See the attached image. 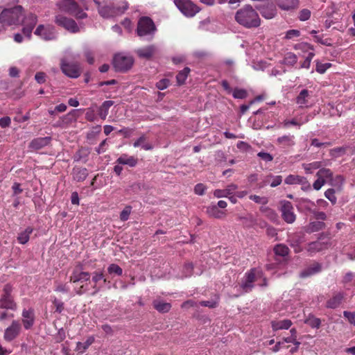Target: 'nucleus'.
<instances>
[{
    "label": "nucleus",
    "mask_w": 355,
    "mask_h": 355,
    "mask_svg": "<svg viewBox=\"0 0 355 355\" xmlns=\"http://www.w3.org/2000/svg\"><path fill=\"white\" fill-rule=\"evenodd\" d=\"M346 147H338L330 150V155L333 157H336L345 155L346 153Z\"/></svg>",
    "instance_id": "48"
},
{
    "label": "nucleus",
    "mask_w": 355,
    "mask_h": 355,
    "mask_svg": "<svg viewBox=\"0 0 355 355\" xmlns=\"http://www.w3.org/2000/svg\"><path fill=\"white\" fill-rule=\"evenodd\" d=\"M24 13L21 6L4 8L0 14V24L6 26L19 24L23 19Z\"/></svg>",
    "instance_id": "2"
},
{
    "label": "nucleus",
    "mask_w": 355,
    "mask_h": 355,
    "mask_svg": "<svg viewBox=\"0 0 355 355\" xmlns=\"http://www.w3.org/2000/svg\"><path fill=\"white\" fill-rule=\"evenodd\" d=\"M94 342V338L92 336L89 337L85 343L78 342L76 344V350L80 351L81 353L87 349V348Z\"/></svg>",
    "instance_id": "37"
},
{
    "label": "nucleus",
    "mask_w": 355,
    "mask_h": 355,
    "mask_svg": "<svg viewBox=\"0 0 355 355\" xmlns=\"http://www.w3.org/2000/svg\"><path fill=\"white\" fill-rule=\"evenodd\" d=\"M193 270V265L192 263H187L184 264L182 269L183 276L188 277L192 275Z\"/></svg>",
    "instance_id": "47"
},
{
    "label": "nucleus",
    "mask_w": 355,
    "mask_h": 355,
    "mask_svg": "<svg viewBox=\"0 0 355 355\" xmlns=\"http://www.w3.org/2000/svg\"><path fill=\"white\" fill-rule=\"evenodd\" d=\"M291 320L286 319L283 320H274L271 322V327L273 331H276L280 329H288L292 325Z\"/></svg>",
    "instance_id": "27"
},
{
    "label": "nucleus",
    "mask_w": 355,
    "mask_h": 355,
    "mask_svg": "<svg viewBox=\"0 0 355 355\" xmlns=\"http://www.w3.org/2000/svg\"><path fill=\"white\" fill-rule=\"evenodd\" d=\"M33 228L28 227L24 232L19 234L17 240L21 244H26L30 238V235L33 232Z\"/></svg>",
    "instance_id": "34"
},
{
    "label": "nucleus",
    "mask_w": 355,
    "mask_h": 355,
    "mask_svg": "<svg viewBox=\"0 0 355 355\" xmlns=\"http://www.w3.org/2000/svg\"><path fill=\"white\" fill-rule=\"evenodd\" d=\"M56 6L61 12L73 15L76 19H85L87 17L75 0H60Z\"/></svg>",
    "instance_id": "4"
},
{
    "label": "nucleus",
    "mask_w": 355,
    "mask_h": 355,
    "mask_svg": "<svg viewBox=\"0 0 355 355\" xmlns=\"http://www.w3.org/2000/svg\"><path fill=\"white\" fill-rule=\"evenodd\" d=\"M310 211L314 215L315 218L317 220H324L327 219V215H326V214L324 212H323V211H316L315 209L310 210Z\"/></svg>",
    "instance_id": "64"
},
{
    "label": "nucleus",
    "mask_w": 355,
    "mask_h": 355,
    "mask_svg": "<svg viewBox=\"0 0 355 355\" xmlns=\"http://www.w3.org/2000/svg\"><path fill=\"white\" fill-rule=\"evenodd\" d=\"M28 18L30 20V22L26 26H24L22 28V33L28 39H30L31 37L32 31L37 23V17L35 15L30 14Z\"/></svg>",
    "instance_id": "23"
},
{
    "label": "nucleus",
    "mask_w": 355,
    "mask_h": 355,
    "mask_svg": "<svg viewBox=\"0 0 355 355\" xmlns=\"http://www.w3.org/2000/svg\"><path fill=\"white\" fill-rule=\"evenodd\" d=\"M234 98L244 99L247 97V91L244 89L235 88L232 92Z\"/></svg>",
    "instance_id": "45"
},
{
    "label": "nucleus",
    "mask_w": 355,
    "mask_h": 355,
    "mask_svg": "<svg viewBox=\"0 0 355 355\" xmlns=\"http://www.w3.org/2000/svg\"><path fill=\"white\" fill-rule=\"evenodd\" d=\"M311 17V11L308 9H303L300 12L299 19L301 21H306Z\"/></svg>",
    "instance_id": "58"
},
{
    "label": "nucleus",
    "mask_w": 355,
    "mask_h": 355,
    "mask_svg": "<svg viewBox=\"0 0 355 355\" xmlns=\"http://www.w3.org/2000/svg\"><path fill=\"white\" fill-rule=\"evenodd\" d=\"M156 52V46L155 45H149L144 48L139 49L136 51L137 55L140 58L150 60Z\"/></svg>",
    "instance_id": "18"
},
{
    "label": "nucleus",
    "mask_w": 355,
    "mask_h": 355,
    "mask_svg": "<svg viewBox=\"0 0 355 355\" xmlns=\"http://www.w3.org/2000/svg\"><path fill=\"white\" fill-rule=\"evenodd\" d=\"M132 211V207L127 205L120 213V220L122 221H126L128 220L130 214Z\"/></svg>",
    "instance_id": "46"
},
{
    "label": "nucleus",
    "mask_w": 355,
    "mask_h": 355,
    "mask_svg": "<svg viewBox=\"0 0 355 355\" xmlns=\"http://www.w3.org/2000/svg\"><path fill=\"white\" fill-rule=\"evenodd\" d=\"M326 224L322 221H313L309 223L305 227V232L308 234H311L315 232L324 230Z\"/></svg>",
    "instance_id": "25"
},
{
    "label": "nucleus",
    "mask_w": 355,
    "mask_h": 355,
    "mask_svg": "<svg viewBox=\"0 0 355 355\" xmlns=\"http://www.w3.org/2000/svg\"><path fill=\"white\" fill-rule=\"evenodd\" d=\"M277 142L284 146L294 145L293 136L284 135L277 139Z\"/></svg>",
    "instance_id": "40"
},
{
    "label": "nucleus",
    "mask_w": 355,
    "mask_h": 355,
    "mask_svg": "<svg viewBox=\"0 0 355 355\" xmlns=\"http://www.w3.org/2000/svg\"><path fill=\"white\" fill-rule=\"evenodd\" d=\"M315 40L317 42H318L321 44H323L324 46H332L331 39H330V38L323 39L322 37H321L320 35H315Z\"/></svg>",
    "instance_id": "51"
},
{
    "label": "nucleus",
    "mask_w": 355,
    "mask_h": 355,
    "mask_svg": "<svg viewBox=\"0 0 355 355\" xmlns=\"http://www.w3.org/2000/svg\"><path fill=\"white\" fill-rule=\"evenodd\" d=\"M77 110H73L70 112H69L67 114L64 115L62 119V121H66L67 123L71 122L73 120H76L75 119V113L77 112Z\"/></svg>",
    "instance_id": "63"
},
{
    "label": "nucleus",
    "mask_w": 355,
    "mask_h": 355,
    "mask_svg": "<svg viewBox=\"0 0 355 355\" xmlns=\"http://www.w3.org/2000/svg\"><path fill=\"white\" fill-rule=\"evenodd\" d=\"M297 58L293 53L289 52L286 53L284 58V63L287 65L293 66L297 63Z\"/></svg>",
    "instance_id": "44"
},
{
    "label": "nucleus",
    "mask_w": 355,
    "mask_h": 355,
    "mask_svg": "<svg viewBox=\"0 0 355 355\" xmlns=\"http://www.w3.org/2000/svg\"><path fill=\"white\" fill-rule=\"evenodd\" d=\"M345 298L343 292L334 293L333 296L327 301L326 307L328 309H337L343 302Z\"/></svg>",
    "instance_id": "17"
},
{
    "label": "nucleus",
    "mask_w": 355,
    "mask_h": 355,
    "mask_svg": "<svg viewBox=\"0 0 355 355\" xmlns=\"http://www.w3.org/2000/svg\"><path fill=\"white\" fill-rule=\"evenodd\" d=\"M170 83V80L167 78H163L156 83V87L159 90L166 89Z\"/></svg>",
    "instance_id": "52"
},
{
    "label": "nucleus",
    "mask_w": 355,
    "mask_h": 355,
    "mask_svg": "<svg viewBox=\"0 0 355 355\" xmlns=\"http://www.w3.org/2000/svg\"><path fill=\"white\" fill-rule=\"evenodd\" d=\"M35 34L41 36L46 40H50L55 38L53 33L48 31L44 25H39L35 31Z\"/></svg>",
    "instance_id": "30"
},
{
    "label": "nucleus",
    "mask_w": 355,
    "mask_h": 355,
    "mask_svg": "<svg viewBox=\"0 0 355 355\" xmlns=\"http://www.w3.org/2000/svg\"><path fill=\"white\" fill-rule=\"evenodd\" d=\"M322 264L317 261H314L313 263L310 265L309 267H308L307 268H306L305 270H302L300 272V277L301 278H306L309 276L320 272L322 270Z\"/></svg>",
    "instance_id": "19"
},
{
    "label": "nucleus",
    "mask_w": 355,
    "mask_h": 355,
    "mask_svg": "<svg viewBox=\"0 0 355 355\" xmlns=\"http://www.w3.org/2000/svg\"><path fill=\"white\" fill-rule=\"evenodd\" d=\"M72 175L73 180L77 182H83L88 175L87 169L86 168L75 167L73 169Z\"/></svg>",
    "instance_id": "26"
},
{
    "label": "nucleus",
    "mask_w": 355,
    "mask_h": 355,
    "mask_svg": "<svg viewBox=\"0 0 355 355\" xmlns=\"http://www.w3.org/2000/svg\"><path fill=\"white\" fill-rule=\"evenodd\" d=\"M174 3L187 17H193L200 11V8L190 0H174Z\"/></svg>",
    "instance_id": "8"
},
{
    "label": "nucleus",
    "mask_w": 355,
    "mask_h": 355,
    "mask_svg": "<svg viewBox=\"0 0 355 355\" xmlns=\"http://www.w3.org/2000/svg\"><path fill=\"white\" fill-rule=\"evenodd\" d=\"M129 5L125 0L104 6H98L99 15L103 18H111L123 15L128 9Z\"/></svg>",
    "instance_id": "3"
},
{
    "label": "nucleus",
    "mask_w": 355,
    "mask_h": 355,
    "mask_svg": "<svg viewBox=\"0 0 355 355\" xmlns=\"http://www.w3.org/2000/svg\"><path fill=\"white\" fill-rule=\"evenodd\" d=\"M107 272L111 275L114 274L118 276H121L123 275L122 268L116 263L110 264L107 268Z\"/></svg>",
    "instance_id": "43"
},
{
    "label": "nucleus",
    "mask_w": 355,
    "mask_h": 355,
    "mask_svg": "<svg viewBox=\"0 0 355 355\" xmlns=\"http://www.w3.org/2000/svg\"><path fill=\"white\" fill-rule=\"evenodd\" d=\"M316 175L318 178L324 180V178H332L333 173L331 171L330 169L322 168H320L318 172Z\"/></svg>",
    "instance_id": "42"
},
{
    "label": "nucleus",
    "mask_w": 355,
    "mask_h": 355,
    "mask_svg": "<svg viewBox=\"0 0 355 355\" xmlns=\"http://www.w3.org/2000/svg\"><path fill=\"white\" fill-rule=\"evenodd\" d=\"M331 67V64L329 62H327L324 64H322L320 62H317L316 63V68L315 70L319 73H324L326 70Z\"/></svg>",
    "instance_id": "49"
},
{
    "label": "nucleus",
    "mask_w": 355,
    "mask_h": 355,
    "mask_svg": "<svg viewBox=\"0 0 355 355\" xmlns=\"http://www.w3.org/2000/svg\"><path fill=\"white\" fill-rule=\"evenodd\" d=\"M304 323L312 328L319 329L321 325V320L320 318H315L313 315L309 314L305 319Z\"/></svg>",
    "instance_id": "36"
},
{
    "label": "nucleus",
    "mask_w": 355,
    "mask_h": 355,
    "mask_svg": "<svg viewBox=\"0 0 355 355\" xmlns=\"http://www.w3.org/2000/svg\"><path fill=\"white\" fill-rule=\"evenodd\" d=\"M156 26L153 21L148 17H142L137 23V33L139 36L154 34Z\"/></svg>",
    "instance_id": "7"
},
{
    "label": "nucleus",
    "mask_w": 355,
    "mask_h": 355,
    "mask_svg": "<svg viewBox=\"0 0 355 355\" xmlns=\"http://www.w3.org/2000/svg\"><path fill=\"white\" fill-rule=\"evenodd\" d=\"M55 21L58 26L64 28L71 33H77L79 31L78 26L72 19L58 15L55 17Z\"/></svg>",
    "instance_id": "11"
},
{
    "label": "nucleus",
    "mask_w": 355,
    "mask_h": 355,
    "mask_svg": "<svg viewBox=\"0 0 355 355\" xmlns=\"http://www.w3.org/2000/svg\"><path fill=\"white\" fill-rule=\"evenodd\" d=\"M206 213L209 217L217 219L225 218L226 216L225 212L220 210L216 205L208 206L206 209Z\"/></svg>",
    "instance_id": "22"
},
{
    "label": "nucleus",
    "mask_w": 355,
    "mask_h": 355,
    "mask_svg": "<svg viewBox=\"0 0 355 355\" xmlns=\"http://www.w3.org/2000/svg\"><path fill=\"white\" fill-rule=\"evenodd\" d=\"M60 68L62 71L69 78H76L80 75L79 65L76 63H69L62 60Z\"/></svg>",
    "instance_id": "12"
},
{
    "label": "nucleus",
    "mask_w": 355,
    "mask_h": 355,
    "mask_svg": "<svg viewBox=\"0 0 355 355\" xmlns=\"http://www.w3.org/2000/svg\"><path fill=\"white\" fill-rule=\"evenodd\" d=\"M280 204V211L283 220L289 224L294 223L296 219V215L294 213V208L292 203L287 200H282Z\"/></svg>",
    "instance_id": "9"
},
{
    "label": "nucleus",
    "mask_w": 355,
    "mask_h": 355,
    "mask_svg": "<svg viewBox=\"0 0 355 355\" xmlns=\"http://www.w3.org/2000/svg\"><path fill=\"white\" fill-rule=\"evenodd\" d=\"M331 243L329 241L321 242L319 240L308 243L306 250L310 253H315L328 249Z\"/></svg>",
    "instance_id": "16"
},
{
    "label": "nucleus",
    "mask_w": 355,
    "mask_h": 355,
    "mask_svg": "<svg viewBox=\"0 0 355 355\" xmlns=\"http://www.w3.org/2000/svg\"><path fill=\"white\" fill-rule=\"evenodd\" d=\"M101 279H103L104 282H107V279H106V278H104V275H103V272L95 271L93 273L92 281L95 284H96L98 281H100Z\"/></svg>",
    "instance_id": "55"
},
{
    "label": "nucleus",
    "mask_w": 355,
    "mask_h": 355,
    "mask_svg": "<svg viewBox=\"0 0 355 355\" xmlns=\"http://www.w3.org/2000/svg\"><path fill=\"white\" fill-rule=\"evenodd\" d=\"M309 96V92L307 89H302L299 95L296 98V103L300 105L302 107L304 105H306L308 102V97Z\"/></svg>",
    "instance_id": "38"
},
{
    "label": "nucleus",
    "mask_w": 355,
    "mask_h": 355,
    "mask_svg": "<svg viewBox=\"0 0 355 355\" xmlns=\"http://www.w3.org/2000/svg\"><path fill=\"white\" fill-rule=\"evenodd\" d=\"M295 49H302L303 51L313 50V46L308 43L302 42L295 45Z\"/></svg>",
    "instance_id": "59"
},
{
    "label": "nucleus",
    "mask_w": 355,
    "mask_h": 355,
    "mask_svg": "<svg viewBox=\"0 0 355 355\" xmlns=\"http://www.w3.org/2000/svg\"><path fill=\"white\" fill-rule=\"evenodd\" d=\"M205 189L206 187L203 184L198 183L194 187V192L197 195L202 196L205 193Z\"/></svg>",
    "instance_id": "57"
},
{
    "label": "nucleus",
    "mask_w": 355,
    "mask_h": 355,
    "mask_svg": "<svg viewBox=\"0 0 355 355\" xmlns=\"http://www.w3.org/2000/svg\"><path fill=\"white\" fill-rule=\"evenodd\" d=\"M134 60L131 56L116 54L113 58L112 64L116 71L126 72L131 69Z\"/></svg>",
    "instance_id": "6"
},
{
    "label": "nucleus",
    "mask_w": 355,
    "mask_h": 355,
    "mask_svg": "<svg viewBox=\"0 0 355 355\" xmlns=\"http://www.w3.org/2000/svg\"><path fill=\"white\" fill-rule=\"evenodd\" d=\"M284 182L287 184H304V183L307 182V181L304 177H302L300 175H288L286 178Z\"/></svg>",
    "instance_id": "32"
},
{
    "label": "nucleus",
    "mask_w": 355,
    "mask_h": 355,
    "mask_svg": "<svg viewBox=\"0 0 355 355\" xmlns=\"http://www.w3.org/2000/svg\"><path fill=\"white\" fill-rule=\"evenodd\" d=\"M82 270L83 265L81 263H78L76 266L70 277V282L76 283L78 282L88 281L90 279V273L88 272H83Z\"/></svg>",
    "instance_id": "14"
},
{
    "label": "nucleus",
    "mask_w": 355,
    "mask_h": 355,
    "mask_svg": "<svg viewBox=\"0 0 355 355\" xmlns=\"http://www.w3.org/2000/svg\"><path fill=\"white\" fill-rule=\"evenodd\" d=\"M343 315L345 318L347 319L350 324L355 325V311L351 312L345 311L343 312Z\"/></svg>",
    "instance_id": "54"
},
{
    "label": "nucleus",
    "mask_w": 355,
    "mask_h": 355,
    "mask_svg": "<svg viewBox=\"0 0 355 355\" xmlns=\"http://www.w3.org/2000/svg\"><path fill=\"white\" fill-rule=\"evenodd\" d=\"M190 71V69L188 67H186L182 71L178 72L176 76V80L178 85H182L185 83Z\"/></svg>",
    "instance_id": "33"
},
{
    "label": "nucleus",
    "mask_w": 355,
    "mask_h": 355,
    "mask_svg": "<svg viewBox=\"0 0 355 355\" xmlns=\"http://www.w3.org/2000/svg\"><path fill=\"white\" fill-rule=\"evenodd\" d=\"M234 19L240 26L248 29L257 28L261 22L256 8L248 4L236 10Z\"/></svg>",
    "instance_id": "1"
},
{
    "label": "nucleus",
    "mask_w": 355,
    "mask_h": 355,
    "mask_svg": "<svg viewBox=\"0 0 355 355\" xmlns=\"http://www.w3.org/2000/svg\"><path fill=\"white\" fill-rule=\"evenodd\" d=\"M153 306L155 309L161 313H168L171 309V304L170 303L157 300L153 302Z\"/></svg>",
    "instance_id": "28"
},
{
    "label": "nucleus",
    "mask_w": 355,
    "mask_h": 355,
    "mask_svg": "<svg viewBox=\"0 0 355 355\" xmlns=\"http://www.w3.org/2000/svg\"><path fill=\"white\" fill-rule=\"evenodd\" d=\"M53 304L55 306V312L60 313L64 310V303L60 300L55 298L53 300Z\"/></svg>",
    "instance_id": "60"
},
{
    "label": "nucleus",
    "mask_w": 355,
    "mask_h": 355,
    "mask_svg": "<svg viewBox=\"0 0 355 355\" xmlns=\"http://www.w3.org/2000/svg\"><path fill=\"white\" fill-rule=\"evenodd\" d=\"M256 280L255 268H252L245 275V280L241 284V287L245 293L250 292L254 287V282Z\"/></svg>",
    "instance_id": "15"
},
{
    "label": "nucleus",
    "mask_w": 355,
    "mask_h": 355,
    "mask_svg": "<svg viewBox=\"0 0 355 355\" xmlns=\"http://www.w3.org/2000/svg\"><path fill=\"white\" fill-rule=\"evenodd\" d=\"M84 55L87 59V62L89 64H92L94 62V54L92 51L86 49L84 51Z\"/></svg>",
    "instance_id": "62"
},
{
    "label": "nucleus",
    "mask_w": 355,
    "mask_h": 355,
    "mask_svg": "<svg viewBox=\"0 0 355 355\" xmlns=\"http://www.w3.org/2000/svg\"><path fill=\"white\" fill-rule=\"evenodd\" d=\"M300 35V32L298 30H289L286 32L285 38L286 40L292 39L295 37H299Z\"/></svg>",
    "instance_id": "61"
},
{
    "label": "nucleus",
    "mask_w": 355,
    "mask_h": 355,
    "mask_svg": "<svg viewBox=\"0 0 355 355\" xmlns=\"http://www.w3.org/2000/svg\"><path fill=\"white\" fill-rule=\"evenodd\" d=\"M322 166L321 162H314L309 164H303V168L306 173H312L313 169L320 168Z\"/></svg>",
    "instance_id": "41"
},
{
    "label": "nucleus",
    "mask_w": 355,
    "mask_h": 355,
    "mask_svg": "<svg viewBox=\"0 0 355 355\" xmlns=\"http://www.w3.org/2000/svg\"><path fill=\"white\" fill-rule=\"evenodd\" d=\"M51 137H37L31 141L29 144L31 148L39 150L49 145L51 141Z\"/></svg>",
    "instance_id": "20"
},
{
    "label": "nucleus",
    "mask_w": 355,
    "mask_h": 355,
    "mask_svg": "<svg viewBox=\"0 0 355 355\" xmlns=\"http://www.w3.org/2000/svg\"><path fill=\"white\" fill-rule=\"evenodd\" d=\"M116 163L134 167L137 164V159L135 158L133 156H128L123 154L116 159Z\"/></svg>",
    "instance_id": "29"
},
{
    "label": "nucleus",
    "mask_w": 355,
    "mask_h": 355,
    "mask_svg": "<svg viewBox=\"0 0 355 355\" xmlns=\"http://www.w3.org/2000/svg\"><path fill=\"white\" fill-rule=\"evenodd\" d=\"M238 188L236 184H231L227 187L225 189H216L214 192V195L216 198L228 197L232 195L236 189Z\"/></svg>",
    "instance_id": "24"
},
{
    "label": "nucleus",
    "mask_w": 355,
    "mask_h": 355,
    "mask_svg": "<svg viewBox=\"0 0 355 355\" xmlns=\"http://www.w3.org/2000/svg\"><path fill=\"white\" fill-rule=\"evenodd\" d=\"M250 199L255 202L256 203L266 205L268 203V200L266 197H260L257 195H251Z\"/></svg>",
    "instance_id": "53"
},
{
    "label": "nucleus",
    "mask_w": 355,
    "mask_h": 355,
    "mask_svg": "<svg viewBox=\"0 0 355 355\" xmlns=\"http://www.w3.org/2000/svg\"><path fill=\"white\" fill-rule=\"evenodd\" d=\"M89 153L90 150L88 148H81L74 155V160L78 162L83 159H86Z\"/></svg>",
    "instance_id": "39"
},
{
    "label": "nucleus",
    "mask_w": 355,
    "mask_h": 355,
    "mask_svg": "<svg viewBox=\"0 0 355 355\" xmlns=\"http://www.w3.org/2000/svg\"><path fill=\"white\" fill-rule=\"evenodd\" d=\"M324 196L332 204H336L337 198L335 196V190L334 189H327L324 193Z\"/></svg>",
    "instance_id": "50"
},
{
    "label": "nucleus",
    "mask_w": 355,
    "mask_h": 355,
    "mask_svg": "<svg viewBox=\"0 0 355 355\" xmlns=\"http://www.w3.org/2000/svg\"><path fill=\"white\" fill-rule=\"evenodd\" d=\"M255 8L264 18L268 19H272L277 14L275 6L268 0L263 3L257 4Z\"/></svg>",
    "instance_id": "10"
},
{
    "label": "nucleus",
    "mask_w": 355,
    "mask_h": 355,
    "mask_svg": "<svg viewBox=\"0 0 355 355\" xmlns=\"http://www.w3.org/2000/svg\"><path fill=\"white\" fill-rule=\"evenodd\" d=\"M114 103L113 101H105L102 103V105L100 106L98 109V115L101 119H106L108 114V110L110 108V107L114 105Z\"/></svg>",
    "instance_id": "31"
},
{
    "label": "nucleus",
    "mask_w": 355,
    "mask_h": 355,
    "mask_svg": "<svg viewBox=\"0 0 355 355\" xmlns=\"http://www.w3.org/2000/svg\"><path fill=\"white\" fill-rule=\"evenodd\" d=\"M12 292V286L9 284H6L3 288L2 294L0 297V309H10L12 311H15L17 309V303L14 300Z\"/></svg>",
    "instance_id": "5"
},
{
    "label": "nucleus",
    "mask_w": 355,
    "mask_h": 355,
    "mask_svg": "<svg viewBox=\"0 0 355 355\" xmlns=\"http://www.w3.org/2000/svg\"><path fill=\"white\" fill-rule=\"evenodd\" d=\"M275 2L281 9L284 10H294L299 6V0H275Z\"/></svg>",
    "instance_id": "21"
},
{
    "label": "nucleus",
    "mask_w": 355,
    "mask_h": 355,
    "mask_svg": "<svg viewBox=\"0 0 355 355\" xmlns=\"http://www.w3.org/2000/svg\"><path fill=\"white\" fill-rule=\"evenodd\" d=\"M257 156L259 157H260L261 159H263V161L265 162H271L272 161L273 159V156L268 153H266V152H259L258 154H257Z\"/></svg>",
    "instance_id": "56"
},
{
    "label": "nucleus",
    "mask_w": 355,
    "mask_h": 355,
    "mask_svg": "<svg viewBox=\"0 0 355 355\" xmlns=\"http://www.w3.org/2000/svg\"><path fill=\"white\" fill-rule=\"evenodd\" d=\"M273 251L276 255L284 257L289 254L290 250L286 245L277 244Z\"/></svg>",
    "instance_id": "35"
},
{
    "label": "nucleus",
    "mask_w": 355,
    "mask_h": 355,
    "mask_svg": "<svg viewBox=\"0 0 355 355\" xmlns=\"http://www.w3.org/2000/svg\"><path fill=\"white\" fill-rule=\"evenodd\" d=\"M21 329V324L17 320H13L8 328L6 329L3 334V338L10 342L15 339L20 334Z\"/></svg>",
    "instance_id": "13"
}]
</instances>
